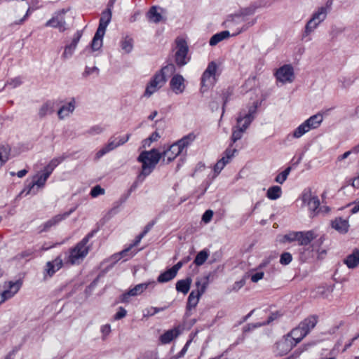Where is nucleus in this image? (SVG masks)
Listing matches in <instances>:
<instances>
[{"label": "nucleus", "instance_id": "nucleus-6", "mask_svg": "<svg viewBox=\"0 0 359 359\" xmlns=\"http://www.w3.org/2000/svg\"><path fill=\"white\" fill-rule=\"evenodd\" d=\"M217 71V65L215 62H212L209 63L207 69L203 72L201 77V90L202 91L206 90L207 88H209L214 85L216 81L215 74Z\"/></svg>", "mask_w": 359, "mask_h": 359}, {"label": "nucleus", "instance_id": "nucleus-16", "mask_svg": "<svg viewBox=\"0 0 359 359\" xmlns=\"http://www.w3.org/2000/svg\"><path fill=\"white\" fill-rule=\"evenodd\" d=\"M314 197L311 189H305L301 196L300 201L302 202L301 208L308 207L311 211V214L314 210L311 208L312 203H314Z\"/></svg>", "mask_w": 359, "mask_h": 359}, {"label": "nucleus", "instance_id": "nucleus-62", "mask_svg": "<svg viewBox=\"0 0 359 359\" xmlns=\"http://www.w3.org/2000/svg\"><path fill=\"white\" fill-rule=\"evenodd\" d=\"M145 236V233H141L139 234L133 241L132 244L130 245L134 249L135 246H137L141 241V240L143 238V237Z\"/></svg>", "mask_w": 359, "mask_h": 359}, {"label": "nucleus", "instance_id": "nucleus-31", "mask_svg": "<svg viewBox=\"0 0 359 359\" xmlns=\"http://www.w3.org/2000/svg\"><path fill=\"white\" fill-rule=\"evenodd\" d=\"M74 101L72 100L67 105L62 106L58 111L57 114L60 119L68 116L74 110Z\"/></svg>", "mask_w": 359, "mask_h": 359}, {"label": "nucleus", "instance_id": "nucleus-7", "mask_svg": "<svg viewBox=\"0 0 359 359\" xmlns=\"http://www.w3.org/2000/svg\"><path fill=\"white\" fill-rule=\"evenodd\" d=\"M309 327L308 323L303 322L298 327L292 330L286 336L295 346L309 333Z\"/></svg>", "mask_w": 359, "mask_h": 359}, {"label": "nucleus", "instance_id": "nucleus-60", "mask_svg": "<svg viewBox=\"0 0 359 359\" xmlns=\"http://www.w3.org/2000/svg\"><path fill=\"white\" fill-rule=\"evenodd\" d=\"M165 309V307H153L151 306L149 310H148V314L150 315V316H153L160 311H163Z\"/></svg>", "mask_w": 359, "mask_h": 359}, {"label": "nucleus", "instance_id": "nucleus-54", "mask_svg": "<svg viewBox=\"0 0 359 359\" xmlns=\"http://www.w3.org/2000/svg\"><path fill=\"white\" fill-rule=\"evenodd\" d=\"M104 194V189H102L100 186L97 185L94 187L90 191V195L92 197L95 198L100 195H102Z\"/></svg>", "mask_w": 359, "mask_h": 359}, {"label": "nucleus", "instance_id": "nucleus-45", "mask_svg": "<svg viewBox=\"0 0 359 359\" xmlns=\"http://www.w3.org/2000/svg\"><path fill=\"white\" fill-rule=\"evenodd\" d=\"M264 273L262 271L257 269H252L249 272L248 276L252 283H257L259 280L264 278Z\"/></svg>", "mask_w": 359, "mask_h": 359}, {"label": "nucleus", "instance_id": "nucleus-11", "mask_svg": "<svg viewBox=\"0 0 359 359\" xmlns=\"http://www.w3.org/2000/svg\"><path fill=\"white\" fill-rule=\"evenodd\" d=\"M65 13V11L64 10L60 11L57 13L55 15H54L51 19L48 20L45 26L46 27H50L53 28L58 29L60 32H63L66 29L65 25V20L64 15Z\"/></svg>", "mask_w": 359, "mask_h": 359}, {"label": "nucleus", "instance_id": "nucleus-50", "mask_svg": "<svg viewBox=\"0 0 359 359\" xmlns=\"http://www.w3.org/2000/svg\"><path fill=\"white\" fill-rule=\"evenodd\" d=\"M245 130L243 129V128L237 126L236 129H234L233 130L231 137L233 142H236L237 140H240Z\"/></svg>", "mask_w": 359, "mask_h": 359}, {"label": "nucleus", "instance_id": "nucleus-12", "mask_svg": "<svg viewBox=\"0 0 359 359\" xmlns=\"http://www.w3.org/2000/svg\"><path fill=\"white\" fill-rule=\"evenodd\" d=\"M183 151L175 142L170 145L168 149L161 154V157L163 158V161L169 163L173 161L177 156H179Z\"/></svg>", "mask_w": 359, "mask_h": 359}, {"label": "nucleus", "instance_id": "nucleus-26", "mask_svg": "<svg viewBox=\"0 0 359 359\" xmlns=\"http://www.w3.org/2000/svg\"><path fill=\"white\" fill-rule=\"evenodd\" d=\"M62 260L58 257L52 262H48L46 264V271L47 273L52 276L56 271H57L62 266Z\"/></svg>", "mask_w": 359, "mask_h": 359}, {"label": "nucleus", "instance_id": "nucleus-23", "mask_svg": "<svg viewBox=\"0 0 359 359\" xmlns=\"http://www.w3.org/2000/svg\"><path fill=\"white\" fill-rule=\"evenodd\" d=\"M111 19V12L110 10H105L102 13L101 18L100 19V23L97 28V31L105 33L106 29L109 24Z\"/></svg>", "mask_w": 359, "mask_h": 359}, {"label": "nucleus", "instance_id": "nucleus-25", "mask_svg": "<svg viewBox=\"0 0 359 359\" xmlns=\"http://www.w3.org/2000/svg\"><path fill=\"white\" fill-rule=\"evenodd\" d=\"M332 5V0H327L325 6L318 8V11H316V20H318V22L326 18L327 13L331 10Z\"/></svg>", "mask_w": 359, "mask_h": 359}, {"label": "nucleus", "instance_id": "nucleus-10", "mask_svg": "<svg viewBox=\"0 0 359 359\" xmlns=\"http://www.w3.org/2000/svg\"><path fill=\"white\" fill-rule=\"evenodd\" d=\"M236 152L237 150L234 148L229 147L226 149L222 158L219 159L214 166L215 175H217L223 170Z\"/></svg>", "mask_w": 359, "mask_h": 359}, {"label": "nucleus", "instance_id": "nucleus-5", "mask_svg": "<svg viewBox=\"0 0 359 359\" xmlns=\"http://www.w3.org/2000/svg\"><path fill=\"white\" fill-rule=\"evenodd\" d=\"M176 43V53H175V62L180 65L182 66L187 63L189 58L187 57L188 46L186 41L182 38H177Z\"/></svg>", "mask_w": 359, "mask_h": 359}, {"label": "nucleus", "instance_id": "nucleus-13", "mask_svg": "<svg viewBox=\"0 0 359 359\" xmlns=\"http://www.w3.org/2000/svg\"><path fill=\"white\" fill-rule=\"evenodd\" d=\"M314 126V116H310L306 121L298 126L293 132L292 136L299 138L306 133L309 132Z\"/></svg>", "mask_w": 359, "mask_h": 359}, {"label": "nucleus", "instance_id": "nucleus-59", "mask_svg": "<svg viewBox=\"0 0 359 359\" xmlns=\"http://www.w3.org/2000/svg\"><path fill=\"white\" fill-rule=\"evenodd\" d=\"M127 311L125 309L120 307L114 316L115 320H120L126 316Z\"/></svg>", "mask_w": 359, "mask_h": 359}, {"label": "nucleus", "instance_id": "nucleus-20", "mask_svg": "<svg viewBox=\"0 0 359 359\" xmlns=\"http://www.w3.org/2000/svg\"><path fill=\"white\" fill-rule=\"evenodd\" d=\"M155 281H149L147 283H140L136 285L133 288L130 289L127 294L124 296H137L141 294L145 291L149 286L154 287Z\"/></svg>", "mask_w": 359, "mask_h": 359}, {"label": "nucleus", "instance_id": "nucleus-19", "mask_svg": "<svg viewBox=\"0 0 359 359\" xmlns=\"http://www.w3.org/2000/svg\"><path fill=\"white\" fill-rule=\"evenodd\" d=\"M74 211V209H72L71 210H69V212H66L63 214H59V215H55V217H53V218H51L50 219H49L48 221H47L44 224H43V231H46L48 230V229H50V227L57 224L59 222H60L61 221H62L63 219H66L67 217H69V215Z\"/></svg>", "mask_w": 359, "mask_h": 359}, {"label": "nucleus", "instance_id": "nucleus-3", "mask_svg": "<svg viewBox=\"0 0 359 359\" xmlns=\"http://www.w3.org/2000/svg\"><path fill=\"white\" fill-rule=\"evenodd\" d=\"M173 69V65H168L162 68L160 72H157L147 84L144 95L149 97L163 87L166 82L165 73L171 72Z\"/></svg>", "mask_w": 359, "mask_h": 359}, {"label": "nucleus", "instance_id": "nucleus-35", "mask_svg": "<svg viewBox=\"0 0 359 359\" xmlns=\"http://www.w3.org/2000/svg\"><path fill=\"white\" fill-rule=\"evenodd\" d=\"M230 36V33L229 31H222L219 33H217L215 35H213L210 40V46H215L219 42L222 41L224 39H226Z\"/></svg>", "mask_w": 359, "mask_h": 359}, {"label": "nucleus", "instance_id": "nucleus-18", "mask_svg": "<svg viewBox=\"0 0 359 359\" xmlns=\"http://www.w3.org/2000/svg\"><path fill=\"white\" fill-rule=\"evenodd\" d=\"M334 285H319L316 290V297H320L323 299H328L332 297V293L334 290Z\"/></svg>", "mask_w": 359, "mask_h": 359}, {"label": "nucleus", "instance_id": "nucleus-51", "mask_svg": "<svg viewBox=\"0 0 359 359\" xmlns=\"http://www.w3.org/2000/svg\"><path fill=\"white\" fill-rule=\"evenodd\" d=\"M292 257L290 252H283L280 255V263L282 265H287L292 262Z\"/></svg>", "mask_w": 359, "mask_h": 359}, {"label": "nucleus", "instance_id": "nucleus-29", "mask_svg": "<svg viewBox=\"0 0 359 359\" xmlns=\"http://www.w3.org/2000/svg\"><path fill=\"white\" fill-rule=\"evenodd\" d=\"M191 283L192 280L191 278L179 280L175 285L176 290L186 294L189 291Z\"/></svg>", "mask_w": 359, "mask_h": 359}, {"label": "nucleus", "instance_id": "nucleus-28", "mask_svg": "<svg viewBox=\"0 0 359 359\" xmlns=\"http://www.w3.org/2000/svg\"><path fill=\"white\" fill-rule=\"evenodd\" d=\"M348 222L341 217H337L332 221V227L340 233H346L348 230Z\"/></svg>", "mask_w": 359, "mask_h": 359}, {"label": "nucleus", "instance_id": "nucleus-22", "mask_svg": "<svg viewBox=\"0 0 359 359\" xmlns=\"http://www.w3.org/2000/svg\"><path fill=\"white\" fill-rule=\"evenodd\" d=\"M130 135L129 134H128L126 136H123V137H121V136L117 137H112L109 140L108 144H106L105 146L107 147V149L110 151L114 149L115 148H116L117 147L122 145L124 143H126V142H128L130 138Z\"/></svg>", "mask_w": 359, "mask_h": 359}, {"label": "nucleus", "instance_id": "nucleus-58", "mask_svg": "<svg viewBox=\"0 0 359 359\" xmlns=\"http://www.w3.org/2000/svg\"><path fill=\"white\" fill-rule=\"evenodd\" d=\"M191 343V339H189V340H188L187 341V343L185 344V345L184 346L182 349L175 356V359L182 358V357H183L185 355V353H187V350H188Z\"/></svg>", "mask_w": 359, "mask_h": 359}, {"label": "nucleus", "instance_id": "nucleus-63", "mask_svg": "<svg viewBox=\"0 0 359 359\" xmlns=\"http://www.w3.org/2000/svg\"><path fill=\"white\" fill-rule=\"evenodd\" d=\"M184 264V262L180 261L176 264H175L172 267H171V269L175 272V273L177 275L178 271L182 267V266Z\"/></svg>", "mask_w": 359, "mask_h": 359}, {"label": "nucleus", "instance_id": "nucleus-24", "mask_svg": "<svg viewBox=\"0 0 359 359\" xmlns=\"http://www.w3.org/2000/svg\"><path fill=\"white\" fill-rule=\"evenodd\" d=\"M314 238V233L312 231H299L297 242L299 245L307 246Z\"/></svg>", "mask_w": 359, "mask_h": 359}, {"label": "nucleus", "instance_id": "nucleus-36", "mask_svg": "<svg viewBox=\"0 0 359 359\" xmlns=\"http://www.w3.org/2000/svg\"><path fill=\"white\" fill-rule=\"evenodd\" d=\"M196 135L194 133H189V135L184 136L181 140L177 141L176 143L183 151L194 141Z\"/></svg>", "mask_w": 359, "mask_h": 359}, {"label": "nucleus", "instance_id": "nucleus-34", "mask_svg": "<svg viewBox=\"0 0 359 359\" xmlns=\"http://www.w3.org/2000/svg\"><path fill=\"white\" fill-rule=\"evenodd\" d=\"M210 256V252L208 249L200 251L196 256L194 264L198 266L203 265Z\"/></svg>", "mask_w": 359, "mask_h": 359}, {"label": "nucleus", "instance_id": "nucleus-9", "mask_svg": "<svg viewBox=\"0 0 359 359\" xmlns=\"http://www.w3.org/2000/svg\"><path fill=\"white\" fill-rule=\"evenodd\" d=\"M294 346V344L285 335L275 344L273 352L277 355L283 356L286 355Z\"/></svg>", "mask_w": 359, "mask_h": 359}, {"label": "nucleus", "instance_id": "nucleus-21", "mask_svg": "<svg viewBox=\"0 0 359 359\" xmlns=\"http://www.w3.org/2000/svg\"><path fill=\"white\" fill-rule=\"evenodd\" d=\"M20 284L18 282H9L4 285V289L1 291L8 299L11 298L20 290Z\"/></svg>", "mask_w": 359, "mask_h": 359}, {"label": "nucleus", "instance_id": "nucleus-47", "mask_svg": "<svg viewBox=\"0 0 359 359\" xmlns=\"http://www.w3.org/2000/svg\"><path fill=\"white\" fill-rule=\"evenodd\" d=\"M330 212V208L327 205L320 206V201L316 196V215L322 213V214H328Z\"/></svg>", "mask_w": 359, "mask_h": 359}, {"label": "nucleus", "instance_id": "nucleus-2", "mask_svg": "<svg viewBox=\"0 0 359 359\" xmlns=\"http://www.w3.org/2000/svg\"><path fill=\"white\" fill-rule=\"evenodd\" d=\"M92 234H88L73 248L69 250V255L66 260L71 265L79 264L88 254L90 247L88 243Z\"/></svg>", "mask_w": 359, "mask_h": 359}, {"label": "nucleus", "instance_id": "nucleus-48", "mask_svg": "<svg viewBox=\"0 0 359 359\" xmlns=\"http://www.w3.org/2000/svg\"><path fill=\"white\" fill-rule=\"evenodd\" d=\"M290 172V168H286L285 170L279 173L275 178L277 183L283 184L286 180Z\"/></svg>", "mask_w": 359, "mask_h": 359}, {"label": "nucleus", "instance_id": "nucleus-38", "mask_svg": "<svg viewBox=\"0 0 359 359\" xmlns=\"http://www.w3.org/2000/svg\"><path fill=\"white\" fill-rule=\"evenodd\" d=\"M177 275L170 268L166 270L165 271L161 273L158 276L157 280L158 283H166L172 280Z\"/></svg>", "mask_w": 359, "mask_h": 359}, {"label": "nucleus", "instance_id": "nucleus-43", "mask_svg": "<svg viewBox=\"0 0 359 359\" xmlns=\"http://www.w3.org/2000/svg\"><path fill=\"white\" fill-rule=\"evenodd\" d=\"M314 20V15H312L309 21L307 22L306 27H305V32L303 34V39L305 40H311V37L310 36V34L313 32L314 29V25L313 23V21Z\"/></svg>", "mask_w": 359, "mask_h": 359}, {"label": "nucleus", "instance_id": "nucleus-4", "mask_svg": "<svg viewBox=\"0 0 359 359\" xmlns=\"http://www.w3.org/2000/svg\"><path fill=\"white\" fill-rule=\"evenodd\" d=\"M195 285L196 287V290H192L188 297L187 307L189 310H191L197 306L201 297L205 292L208 285V278H204L202 280H197Z\"/></svg>", "mask_w": 359, "mask_h": 359}, {"label": "nucleus", "instance_id": "nucleus-41", "mask_svg": "<svg viewBox=\"0 0 359 359\" xmlns=\"http://www.w3.org/2000/svg\"><path fill=\"white\" fill-rule=\"evenodd\" d=\"M121 46L124 52L130 53L133 48V39L128 36H126L122 39Z\"/></svg>", "mask_w": 359, "mask_h": 359}, {"label": "nucleus", "instance_id": "nucleus-49", "mask_svg": "<svg viewBox=\"0 0 359 359\" xmlns=\"http://www.w3.org/2000/svg\"><path fill=\"white\" fill-rule=\"evenodd\" d=\"M22 83V79L21 77L18 76L14 79H11V80L8 81L5 84L6 87H11L12 88H15L19 86H20Z\"/></svg>", "mask_w": 359, "mask_h": 359}, {"label": "nucleus", "instance_id": "nucleus-15", "mask_svg": "<svg viewBox=\"0 0 359 359\" xmlns=\"http://www.w3.org/2000/svg\"><path fill=\"white\" fill-rule=\"evenodd\" d=\"M140 250H136L133 249L130 245L122 250L121 252L114 254L111 257V259L114 262H117L121 259H123V261H127L129 259L132 258L133 256H135L138 251Z\"/></svg>", "mask_w": 359, "mask_h": 359}, {"label": "nucleus", "instance_id": "nucleus-42", "mask_svg": "<svg viewBox=\"0 0 359 359\" xmlns=\"http://www.w3.org/2000/svg\"><path fill=\"white\" fill-rule=\"evenodd\" d=\"M11 149L8 145L0 146V161L6 163L10 158Z\"/></svg>", "mask_w": 359, "mask_h": 359}, {"label": "nucleus", "instance_id": "nucleus-61", "mask_svg": "<svg viewBox=\"0 0 359 359\" xmlns=\"http://www.w3.org/2000/svg\"><path fill=\"white\" fill-rule=\"evenodd\" d=\"M104 128L100 126H95L91 128L89 130V133L91 135L99 134L103 131Z\"/></svg>", "mask_w": 359, "mask_h": 359}, {"label": "nucleus", "instance_id": "nucleus-17", "mask_svg": "<svg viewBox=\"0 0 359 359\" xmlns=\"http://www.w3.org/2000/svg\"><path fill=\"white\" fill-rule=\"evenodd\" d=\"M180 334L179 327L167 330L160 337V341L163 344H167L171 342L174 339L177 338Z\"/></svg>", "mask_w": 359, "mask_h": 359}, {"label": "nucleus", "instance_id": "nucleus-27", "mask_svg": "<svg viewBox=\"0 0 359 359\" xmlns=\"http://www.w3.org/2000/svg\"><path fill=\"white\" fill-rule=\"evenodd\" d=\"M344 263L349 269H354L359 264V249H355L353 252L344 259Z\"/></svg>", "mask_w": 359, "mask_h": 359}, {"label": "nucleus", "instance_id": "nucleus-53", "mask_svg": "<svg viewBox=\"0 0 359 359\" xmlns=\"http://www.w3.org/2000/svg\"><path fill=\"white\" fill-rule=\"evenodd\" d=\"M31 12H32V9L30 8H28V9H27L26 13L25 14V15L21 19H20L19 20H16V21H14L13 22L11 23L9 25V27H13L15 25H22L24 23V22L28 18V17L29 16Z\"/></svg>", "mask_w": 359, "mask_h": 359}, {"label": "nucleus", "instance_id": "nucleus-44", "mask_svg": "<svg viewBox=\"0 0 359 359\" xmlns=\"http://www.w3.org/2000/svg\"><path fill=\"white\" fill-rule=\"evenodd\" d=\"M53 111V103L47 102L43 104L39 109V114L41 117H43Z\"/></svg>", "mask_w": 359, "mask_h": 359}, {"label": "nucleus", "instance_id": "nucleus-32", "mask_svg": "<svg viewBox=\"0 0 359 359\" xmlns=\"http://www.w3.org/2000/svg\"><path fill=\"white\" fill-rule=\"evenodd\" d=\"M147 18L149 21L158 23L163 20V16L161 13L158 11L156 6L151 7L147 13Z\"/></svg>", "mask_w": 359, "mask_h": 359}, {"label": "nucleus", "instance_id": "nucleus-8", "mask_svg": "<svg viewBox=\"0 0 359 359\" xmlns=\"http://www.w3.org/2000/svg\"><path fill=\"white\" fill-rule=\"evenodd\" d=\"M276 79L283 83H291L294 79L293 68L291 65H285L280 67L276 72Z\"/></svg>", "mask_w": 359, "mask_h": 359}, {"label": "nucleus", "instance_id": "nucleus-56", "mask_svg": "<svg viewBox=\"0 0 359 359\" xmlns=\"http://www.w3.org/2000/svg\"><path fill=\"white\" fill-rule=\"evenodd\" d=\"M213 211L211 210H208L203 215L202 221L205 224L209 223L211 221Z\"/></svg>", "mask_w": 359, "mask_h": 359}, {"label": "nucleus", "instance_id": "nucleus-33", "mask_svg": "<svg viewBox=\"0 0 359 359\" xmlns=\"http://www.w3.org/2000/svg\"><path fill=\"white\" fill-rule=\"evenodd\" d=\"M104 34L100 31H96L91 43V48L93 50H97L102 47Z\"/></svg>", "mask_w": 359, "mask_h": 359}, {"label": "nucleus", "instance_id": "nucleus-39", "mask_svg": "<svg viewBox=\"0 0 359 359\" xmlns=\"http://www.w3.org/2000/svg\"><path fill=\"white\" fill-rule=\"evenodd\" d=\"M299 231H290L287 234H285L280 237L278 241L280 243H292L297 241Z\"/></svg>", "mask_w": 359, "mask_h": 359}, {"label": "nucleus", "instance_id": "nucleus-1", "mask_svg": "<svg viewBox=\"0 0 359 359\" xmlns=\"http://www.w3.org/2000/svg\"><path fill=\"white\" fill-rule=\"evenodd\" d=\"M161 158V154L156 149L142 151L138 156V161L142 163V171L139 177L149 175Z\"/></svg>", "mask_w": 359, "mask_h": 359}, {"label": "nucleus", "instance_id": "nucleus-30", "mask_svg": "<svg viewBox=\"0 0 359 359\" xmlns=\"http://www.w3.org/2000/svg\"><path fill=\"white\" fill-rule=\"evenodd\" d=\"M254 111L255 109L250 111L248 114H245L244 116H238L237 118L238 127H241L246 130L253 120L252 113H254Z\"/></svg>", "mask_w": 359, "mask_h": 359}, {"label": "nucleus", "instance_id": "nucleus-64", "mask_svg": "<svg viewBox=\"0 0 359 359\" xmlns=\"http://www.w3.org/2000/svg\"><path fill=\"white\" fill-rule=\"evenodd\" d=\"M143 359H158V355L154 352L147 353Z\"/></svg>", "mask_w": 359, "mask_h": 359}, {"label": "nucleus", "instance_id": "nucleus-52", "mask_svg": "<svg viewBox=\"0 0 359 359\" xmlns=\"http://www.w3.org/2000/svg\"><path fill=\"white\" fill-rule=\"evenodd\" d=\"M332 109H327L318 114H316V128L322 123L323 116L328 114V113L331 111Z\"/></svg>", "mask_w": 359, "mask_h": 359}, {"label": "nucleus", "instance_id": "nucleus-40", "mask_svg": "<svg viewBox=\"0 0 359 359\" xmlns=\"http://www.w3.org/2000/svg\"><path fill=\"white\" fill-rule=\"evenodd\" d=\"M63 158L59 157L52 159L50 163L45 167L43 172L50 176L54 169L62 163Z\"/></svg>", "mask_w": 359, "mask_h": 359}, {"label": "nucleus", "instance_id": "nucleus-46", "mask_svg": "<svg viewBox=\"0 0 359 359\" xmlns=\"http://www.w3.org/2000/svg\"><path fill=\"white\" fill-rule=\"evenodd\" d=\"M36 177L37 179L36 181L33 182L32 187H33L34 186H37L39 187H43L45 185L48 178L49 177V175L48 174H46V172H43V173L41 175H37L36 176Z\"/></svg>", "mask_w": 359, "mask_h": 359}, {"label": "nucleus", "instance_id": "nucleus-37", "mask_svg": "<svg viewBox=\"0 0 359 359\" xmlns=\"http://www.w3.org/2000/svg\"><path fill=\"white\" fill-rule=\"evenodd\" d=\"M282 195V189L279 186H273L269 188L266 197L270 200H276Z\"/></svg>", "mask_w": 359, "mask_h": 359}, {"label": "nucleus", "instance_id": "nucleus-57", "mask_svg": "<svg viewBox=\"0 0 359 359\" xmlns=\"http://www.w3.org/2000/svg\"><path fill=\"white\" fill-rule=\"evenodd\" d=\"M75 49L76 48L73 47L72 45L67 46L62 54L63 57L67 58L71 57L73 53L74 52Z\"/></svg>", "mask_w": 359, "mask_h": 359}, {"label": "nucleus", "instance_id": "nucleus-14", "mask_svg": "<svg viewBox=\"0 0 359 359\" xmlns=\"http://www.w3.org/2000/svg\"><path fill=\"white\" fill-rule=\"evenodd\" d=\"M170 88L176 94H180L185 89L184 79L182 76L177 74L170 80Z\"/></svg>", "mask_w": 359, "mask_h": 359}, {"label": "nucleus", "instance_id": "nucleus-55", "mask_svg": "<svg viewBox=\"0 0 359 359\" xmlns=\"http://www.w3.org/2000/svg\"><path fill=\"white\" fill-rule=\"evenodd\" d=\"M159 135L157 133H154L149 138L143 141V147H149L152 142L158 140Z\"/></svg>", "mask_w": 359, "mask_h": 359}]
</instances>
